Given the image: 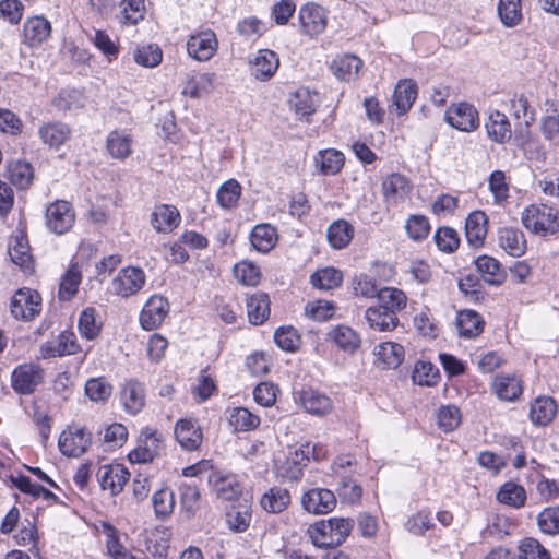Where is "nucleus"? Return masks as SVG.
Masks as SVG:
<instances>
[{
	"mask_svg": "<svg viewBox=\"0 0 559 559\" xmlns=\"http://www.w3.org/2000/svg\"><path fill=\"white\" fill-rule=\"evenodd\" d=\"M79 350L76 336L72 332H62L56 338L44 343L40 346L43 358L60 357L64 355H73Z\"/></svg>",
	"mask_w": 559,
	"mask_h": 559,
	"instance_id": "nucleus-16",
	"label": "nucleus"
},
{
	"mask_svg": "<svg viewBox=\"0 0 559 559\" xmlns=\"http://www.w3.org/2000/svg\"><path fill=\"white\" fill-rule=\"evenodd\" d=\"M290 503L289 491H264L260 498L261 507L270 513H280Z\"/></svg>",
	"mask_w": 559,
	"mask_h": 559,
	"instance_id": "nucleus-57",
	"label": "nucleus"
},
{
	"mask_svg": "<svg viewBox=\"0 0 559 559\" xmlns=\"http://www.w3.org/2000/svg\"><path fill=\"white\" fill-rule=\"evenodd\" d=\"M332 341L343 350L353 353L360 345L358 333L349 326L337 325L330 332Z\"/></svg>",
	"mask_w": 559,
	"mask_h": 559,
	"instance_id": "nucleus-47",
	"label": "nucleus"
},
{
	"mask_svg": "<svg viewBox=\"0 0 559 559\" xmlns=\"http://www.w3.org/2000/svg\"><path fill=\"white\" fill-rule=\"evenodd\" d=\"M44 370L36 364H22L11 374V385L21 395L32 394L43 382Z\"/></svg>",
	"mask_w": 559,
	"mask_h": 559,
	"instance_id": "nucleus-8",
	"label": "nucleus"
},
{
	"mask_svg": "<svg viewBox=\"0 0 559 559\" xmlns=\"http://www.w3.org/2000/svg\"><path fill=\"white\" fill-rule=\"evenodd\" d=\"M498 14L504 26H516L522 20L521 0H499Z\"/></svg>",
	"mask_w": 559,
	"mask_h": 559,
	"instance_id": "nucleus-53",
	"label": "nucleus"
},
{
	"mask_svg": "<svg viewBox=\"0 0 559 559\" xmlns=\"http://www.w3.org/2000/svg\"><path fill=\"white\" fill-rule=\"evenodd\" d=\"M485 128L489 139L498 144L508 142L512 136L511 123L508 117L498 110L489 114Z\"/></svg>",
	"mask_w": 559,
	"mask_h": 559,
	"instance_id": "nucleus-27",
	"label": "nucleus"
},
{
	"mask_svg": "<svg viewBox=\"0 0 559 559\" xmlns=\"http://www.w3.org/2000/svg\"><path fill=\"white\" fill-rule=\"evenodd\" d=\"M146 283L142 269L128 266L121 269L111 282L112 292L122 298L138 294Z\"/></svg>",
	"mask_w": 559,
	"mask_h": 559,
	"instance_id": "nucleus-9",
	"label": "nucleus"
},
{
	"mask_svg": "<svg viewBox=\"0 0 559 559\" xmlns=\"http://www.w3.org/2000/svg\"><path fill=\"white\" fill-rule=\"evenodd\" d=\"M362 67V61L355 55H343L336 57L332 64L331 69L334 75L345 82H350L358 76V72Z\"/></svg>",
	"mask_w": 559,
	"mask_h": 559,
	"instance_id": "nucleus-32",
	"label": "nucleus"
},
{
	"mask_svg": "<svg viewBox=\"0 0 559 559\" xmlns=\"http://www.w3.org/2000/svg\"><path fill=\"white\" fill-rule=\"evenodd\" d=\"M94 46L106 57L108 61L117 59L119 46L104 31H96L91 37Z\"/></svg>",
	"mask_w": 559,
	"mask_h": 559,
	"instance_id": "nucleus-63",
	"label": "nucleus"
},
{
	"mask_svg": "<svg viewBox=\"0 0 559 559\" xmlns=\"http://www.w3.org/2000/svg\"><path fill=\"white\" fill-rule=\"evenodd\" d=\"M241 194V186L235 179H229L221 186L216 198L223 209H233L237 205Z\"/></svg>",
	"mask_w": 559,
	"mask_h": 559,
	"instance_id": "nucleus-58",
	"label": "nucleus"
},
{
	"mask_svg": "<svg viewBox=\"0 0 559 559\" xmlns=\"http://www.w3.org/2000/svg\"><path fill=\"white\" fill-rule=\"evenodd\" d=\"M487 216L481 211L472 212L465 223V234L467 242L479 248L483 246L487 234Z\"/></svg>",
	"mask_w": 559,
	"mask_h": 559,
	"instance_id": "nucleus-29",
	"label": "nucleus"
},
{
	"mask_svg": "<svg viewBox=\"0 0 559 559\" xmlns=\"http://www.w3.org/2000/svg\"><path fill=\"white\" fill-rule=\"evenodd\" d=\"M82 282V274L76 264H72L61 277L59 285V298L68 301L78 293Z\"/></svg>",
	"mask_w": 559,
	"mask_h": 559,
	"instance_id": "nucleus-48",
	"label": "nucleus"
},
{
	"mask_svg": "<svg viewBox=\"0 0 559 559\" xmlns=\"http://www.w3.org/2000/svg\"><path fill=\"white\" fill-rule=\"evenodd\" d=\"M498 242L502 250L511 257L519 258L526 251V239L520 229L503 227L498 233Z\"/></svg>",
	"mask_w": 559,
	"mask_h": 559,
	"instance_id": "nucleus-26",
	"label": "nucleus"
},
{
	"mask_svg": "<svg viewBox=\"0 0 559 559\" xmlns=\"http://www.w3.org/2000/svg\"><path fill=\"white\" fill-rule=\"evenodd\" d=\"M484 320L474 310H463L457 313L456 326L461 337L475 338L484 330Z\"/></svg>",
	"mask_w": 559,
	"mask_h": 559,
	"instance_id": "nucleus-35",
	"label": "nucleus"
},
{
	"mask_svg": "<svg viewBox=\"0 0 559 559\" xmlns=\"http://www.w3.org/2000/svg\"><path fill=\"white\" fill-rule=\"evenodd\" d=\"M133 139L126 130H114L106 139L108 154L119 160H124L132 154Z\"/></svg>",
	"mask_w": 559,
	"mask_h": 559,
	"instance_id": "nucleus-24",
	"label": "nucleus"
},
{
	"mask_svg": "<svg viewBox=\"0 0 559 559\" xmlns=\"http://www.w3.org/2000/svg\"><path fill=\"white\" fill-rule=\"evenodd\" d=\"M164 451L163 433L145 427L140 433L138 445L128 454V459L133 464H146L159 457Z\"/></svg>",
	"mask_w": 559,
	"mask_h": 559,
	"instance_id": "nucleus-4",
	"label": "nucleus"
},
{
	"mask_svg": "<svg viewBox=\"0 0 559 559\" xmlns=\"http://www.w3.org/2000/svg\"><path fill=\"white\" fill-rule=\"evenodd\" d=\"M41 141L51 148H59L71 135L70 128L62 122H50L41 126L38 131Z\"/></svg>",
	"mask_w": 559,
	"mask_h": 559,
	"instance_id": "nucleus-38",
	"label": "nucleus"
},
{
	"mask_svg": "<svg viewBox=\"0 0 559 559\" xmlns=\"http://www.w3.org/2000/svg\"><path fill=\"white\" fill-rule=\"evenodd\" d=\"M218 40L211 29L201 31L191 35L187 41L188 55L198 61L210 60L217 51Z\"/></svg>",
	"mask_w": 559,
	"mask_h": 559,
	"instance_id": "nucleus-13",
	"label": "nucleus"
},
{
	"mask_svg": "<svg viewBox=\"0 0 559 559\" xmlns=\"http://www.w3.org/2000/svg\"><path fill=\"white\" fill-rule=\"evenodd\" d=\"M250 241L254 249L266 253L274 248L277 241L276 229L270 224L257 225L251 231Z\"/></svg>",
	"mask_w": 559,
	"mask_h": 559,
	"instance_id": "nucleus-43",
	"label": "nucleus"
},
{
	"mask_svg": "<svg viewBox=\"0 0 559 559\" xmlns=\"http://www.w3.org/2000/svg\"><path fill=\"white\" fill-rule=\"evenodd\" d=\"M181 222V215L176 206L169 204L156 205L152 212L151 224L157 233H170Z\"/></svg>",
	"mask_w": 559,
	"mask_h": 559,
	"instance_id": "nucleus-17",
	"label": "nucleus"
},
{
	"mask_svg": "<svg viewBox=\"0 0 559 559\" xmlns=\"http://www.w3.org/2000/svg\"><path fill=\"white\" fill-rule=\"evenodd\" d=\"M475 265L486 283L500 285L504 281L506 273L497 259L489 255H481L475 260Z\"/></svg>",
	"mask_w": 559,
	"mask_h": 559,
	"instance_id": "nucleus-37",
	"label": "nucleus"
},
{
	"mask_svg": "<svg viewBox=\"0 0 559 559\" xmlns=\"http://www.w3.org/2000/svg\"><path fill=\"white\" fill-rule=\"evenodd\" d=\"M412 379L418 385L432 386L439 380V370L433 364L419 360L415 364Z\"/></svg>",
	"mask_w": 559,
	"mask_h": 559,
	"instance_id": "nucleus-54",
	"label": "nucleus"
},
{
	"mask_svg": "<svg viewBox=\"0 0 559 559\" xmlns=\"http://www.w3.org/2000/svg\"><path fill=\"white\" fill-rule=\"evenodd\" d=\"M78 325L82 337L86 340L96 338L100 333L102 323L96 318L95 308H85L80 314Z\"/></svg>",
	"mask_w": 559,
	"mask_h": 559,
	"instance_id": "nucleus-52",
	"label": "nucleus"
},
{
	"mask_svg": "<svg viewBox=\"0 0 559 559\" xmlns=\"http://www.w3.org/2000/svg\"><path fill=\"white\" fill-rule=\"evenodd\" d=\"M276 345L286 352H295L299 347L300 338L292 326H281L274 333Z\"/></svg>",
	"mask_w": 559,
	"mask_h": 559,
	"instance_id": "nucleus-64",
	"label": "nucleus"
},
{
	"mask_svg": "<svg viewBox=\"0 0 559 559\" xmlns=\"http://www.w3.org/2000/svg\"><path fill=\"white\" fill-rule=\"evenodd\" d=\"M247 314L250 323L262 324L270 316V299L265 293H254L247 297Z\"/></svg>",
	"mask_w": 559,
	"mask_h": 559,
	"instance_id": "nucleus-34",
	"label": "nucleus"
},
{
	"mask_svg": "<svg viewBox=\"0 0 559 559\" xmlns=\"http://www.w3.org/2000/svg\"><path fill=\"white\" fill-rule=\"evenodd\" d=\"M510 110L512 116L515 119H522L525 126H530L535 120V111L530 107L524 95H514L510 99Z\"/></svg>",
	"mask_w": 559,
	"mask_h": 559,
	"instance_id": "nucleus-60",
	"label": "nucleus"
},
{
	"mask_svg": "<svg viewBox=\"0 0 559 559\" xmlns=\"http://www.w3.org/2000/svg\"><path fill=\"white\" fill-rule=\"evenodd\" d=\"M297 396L304 409L312 415L323 416L333 408L332 401L328 395L311 388L301 390Z\"/></svg>",
	"mask_w": 559,
	"mask_h": 559,
	"instance_id": "nucleus-18",
	"label": "nucleus"
},
{
	"mask_svg": "<svg viewBox=\"0 0 559 559\" xmlns=\"http://www.w3.org/2000/svg\"><path fill=\"white\" fill-rule=\"evenodd\" d=\"M353 526L350 519L331 518L310 525L308 535L313 545L319 548L335 547L345 542Z\"/></svg>",
	"mask_w": 559,
	"mask_h": 559,
	"instance_id": "nucleus-1",
	"label": "nucleus"
},
{
	"mask_svg": "<svg viewBox=\"0 0 559 559\" xmlns=\"http://www.w3.org/2000/svg\"><path fill=\"white\" fill-rule=\"evenodd\" d=\"M298 21L301 34L314 38L325 31L328 26V12L323 7L314 2H308L300 7Z\"/></svg>",
	"mask_w": 559,
	"mask_h": 559,
	"instance_id": "nucleus-5",
	"label": "nucleus"
},
{
	"mask_svg": "<svg viewBox=\"0 0 559 559\" xmlns=\"http://www.w3.org/2000/svg\"><path fill=\"white\" fill-rule=\"evenodd\" d=\"M289 105L297 116L308 118L319 105V95L307 87H300L292 95Z\"/></svg>",
	"mask_w": 559,
	"mask_h": 559,
	"instance_id": "nucleus-28",
	"label": "nucleus"
},
{
	"mask_svg": "<svg viewBox=\"0 0 559 559\" xmlns=\"http://www.w3.org/2000/svg\"><path fill=\"white\" fill-rule=\"evenodd\" d=\"M7 169L9 179L17 188H26L33 179V168L31 164L25 160H11Z\"/></svg>",
	"mask_w": 559,
	"mask_h": 559,
	"instance_id": "nucleus-50",
	"label": "nucleus"
},
{
	"mask_svg": "<svg viewBox=\"0 0 559 559\" xmlns=\"http://www.w3.org/2000/svg\"><path fill=\"white\" fill-rule=\"evenodd\" d=\"M365 320L370 329L379 332H390L399 325L397 316L391 314L378 305L366 309Z\"/></svg>",
	"mask_w": 559,
	"mask_h": 559,
	"instance_id": "nucleus-30",
	"label": "nucleus"
},
{
	"mask_svg": "<svg viewBox=\"0 0 559 559\" xmlns=\"http://www.w3.org/2000/svg\"><path fill=\"white\" fill-rule=\"evenodd\" d=\"M304 508L313 514H325L336 507L334 491H305L301 498Z\"/></svg>",
	"mask_w": 559,
	"mask_h": 559,
	"instance_id": "nucleus-22",
	"label": "nucleus"
},
{
	"mask_svg": "<svg viewBox=\"0 0 559 559\" xmlns=\"http://www.w3.org/2000/svg\"><path fill=\"white\" fill-rule=\"evenodd\" d=\"M51 24L44 16H33L24 23V43L29 47H37L49 38Z\"/></svg>",
	"mask_w": 559,
	"mask_h": 559,
	"instance_id": "nucleus-20",
	"label": "nucleus"
},
{
	"mask_svg": "<svg viewBox=\"0 0 559 559\" xmlns=\"http://www.w3.org/2000/svg\"><path fill=\"white\" fill-rule=\"evenodd\" d=\"M344 154L335 148L321 150L314 156L316 167L324 176H333L344 166Z\"/></svg>",
	"mask_w": 559,
	"mask_h": 559,
	"instance_id": "nucleus-33",
	"label": "nucleus"
},
{
	"mask_svg": "<svg viewBox=\"0 0 559 559\" xmlns=\"http://www.w3.org/2000/svg\"><path fill=\"white\" fill-rule=\"evenodd\" d=\"M213 90V75L202 73L188 79L182 87V94L191 98H200Z\"/></svg>",
	"mask_w": 559,
	"mask_h": 559,
	"instance_id": "nucleus-46",
	"label": "nucleus"
},
{
	"mask_svg": "<svg viewBox=\"0 0 559 559\" xmlns=\"http://www.w3.org/2000/svg\"><path fill=\"white\" fill-rule=\"evenodd\" d=\"M537 524L545 534H559V507L544 509L537 516Z\"/></svg>",
	"mask_w": 559,
	"mask_h": 559,
	"instance_id": "nucleus-62",
	"label": "nucleus"
},
{
	"mask_svg": "<svg viewBox=\"0 0 559 559\" xmlns=\"http://www.w3.org/2000/svg\"><path fill=\"white\" fill-rule=\"evenodd\" d=\"M519 559H550V554L537 539L527 537L520 543Z\"/></svg>",
	"mask_w": 559,
	"mask_h": 559,
	"instance_id": "nucleus-59",
	"label": "nucleus"
},
{
	"mask_svg": "<svg viewBox=\"0 0 559 559\" xmlns=\"http://www.w3.org/2000/svg\"><path fill=\"white\" fill-rule=\"evenodd\" d=\"M381 190L386 207H396L408 198L412 183L404 175L393 173L382 180Z\"/></svg>",
	"mask_w": 559,
	"mask_h": 559,
	"instance_id": "nucleus-12",
	"label": "nucleus"
},
{
	"mask_svg": "<svg viewBox=\"0 0 559 559\" xmlns=\"http://www.w3.org/2000/svg\"><path fill=\"white\" fill-rule=\"evenodd\" d=\"M278 67L280 59L273 50L260 49L251 63V72L255 79L266 81L275 74Z\"/></svg>",
	"mask_w": 559,
	"mask_h": 559,
	"instance_id": "nucleus-23",
	"label": "nucleus"
},
{
	"mask_svg": "<svg viewBox=\"0 0 559 559\" xmlns=\"http://www.w3.org/2000/svg\"><path fill=\"white\" fill-rule=\"evenodd\" d=\"M174 433L178 443L187 451L197 450L202 443L203 435L201 428L193 420H178Z\"/></svg>",
	"mask_w": 559,
	"mask_h": 559,
	"instance_id": "nucleus-19",
	"label": "nucleus"
},
{
	"mask_svg": "<svg viewBox=\"0 0 559 559\" xmlns=\"http://www.w3.org/2000/svg\"><path fill=\"white\" fill-rule=\"evenodd\" d=\"M523 226L542 236L555 235L559 231V211L545 204L527 206L521 216Z\"/></svg>",
	"mask_w": 559,
	"mask_h": 559,
	"instance_id": "nucleus-3",
	"label": "nucleus"
},
{
	"mask_svg": "<svg viewBox=\"0 0 559 559\" xmlns=\"http://www.w3.org/2000/svg\"><path fill=\"white\" fill-rule=\"evenodd\" d=\"M10 308L15 319L32 320L40 313L41 298L36 290L21 288L13 295Z\"/></svg>",
	"mask_w": 559,
	"mask_h": 559,
	"instance_id": "nucleus-10",
	"label": "nucleus"
},
{
	"mask_svg": "<svg viewBox=\"0 0 559 559\" xmlns=\"http://www.w3.org/2000/svg\"><path fill=\"white\" fill-rule=\"evenodd\" d=\"M343 275L334 267H325L317 271L311 276V284L320 289L330 290L342 284Z\"/></svg>",
	"mask_w": 559,
	"mask_h": 559,
	"instance_id": "nucleus-55",
	"label": "nucleus"
},
{
	"mask_svg": "<svg viewBox=\"0 0 559 559\" xmlns=\"http://www.w3.org/2000/svg\"><path fill=\"white\" fill-rule=\"evenodd\" d=\"M130 477V473L122 464L112 463L100 466L97 479L102 489H122Z\"/></svg>",
	"mask_w": 559,
	"mask_h": 559,
	"instance_id": "nucleus-21",
	"label": "nucleus"
},
{
	"mask_svg": "<svg viewBox=\"0 0 559 559\" xmlns=\"http://www.w3.org/2000/svg\"><path fill=\"white\" fill-rule=\"evenodd\" d=\"M557 412L556 402L548 396L537 397L531 405L530 417L536 425H547Z\"/></svg>",
	"mask_w": 559,
	"mask_h": 559,
	"instance_id": "nucleus-44",
	"label": "nucleus"
},
{
	"mask_svg": "<svg viewBox=\"0 0 559 559\" xmlns=\"http://www.w3.org/2000/svg\"><path fill=\"white\" fill-rule=\"evenodd\" d=\"M310 461V443L288 445L282 455L275 459V473L283 481H295L301 478L304 468Z\"/></svg>",
	"mask_w": 559,
	"mask_h": 559,
	"instance_id": "nucleus-2",
	"label": "nucleus"
},
{
	"mask_svg": "<svg viewBox=\"0 0 559 559\" xmlns=\"http://www.w3.org/2000/svg\"><path fill=\"white\" fill-rule=\"evenodd\" d=\"M121 401L128 413L138 414L145 404L143 385L138 381L127 382L121 391Z\"/></svg>",
	"mask_w": 559,
	"mask_h": 559,
	"instance_id": "nucleus-40",
	"label": "nucleus"
},
{
	"mask_svg": "<svg viewBox=\"0 0 559 559\" xmlns=\"http://www.w3.org/2000/svg\"><path fill=\"white\" fill-rule=\"evenodd\" d=\"M120 21L124 25H135L144 19L145 0H122Z\"/></svg>",
	"mask_w": 559,
	"mask_h": 559,
	"instance_id": "nucleus-56",
	"label": "nucleus"
},
{
	"mask_svg": "<svg viewBox=\"0 0 559 559\" xmlns=\"http://www.w3.org/2000/svg\"><path fill=\"white\" fill-rule=\"evenodd\" d=\"M493 393L503 401L516 400L523 391L521 380L514 374H498L492 382Z\"/></svg>",
	"mask_w": 559,
	"mask_h": 559,
	"instance_id": "nucleus-31",
	"label": "nucleus"
},
{
	"mask_svg": "<svg viewBox=\"0 0 559 559\" xmlns=\"http://www.w3.org/2000/svg\"><path fill=\"white\" fill-rule=\"evenodd\" d=\"M92 443V435L84 427L70 426L59 437L58 445L61 453L69 457L84 454Z\"/></svg>",
	"mask_w": 559,
	"mask_h": 559,
	"instance_id": "nucleus-7",
	"label": "nucleus"
},
{
	"mask_svg": "<svg viewBox=\"0 0 559 559\" xmlns=\"http://www.w3.org/2000/svg\"><path fill=\"white\" fill-rule=\"evenodd\" d=\"M445 121L454 129L471 132L479 124L478 111L467 103H459L450 106L445 111Z\"/></svg>",
	"mask_w": 559,
	"mask_h": 559,
	"instance_id": "nucleus-14",
	"label": "nucleus"
},
{
	"mask_svg": "<svg viewBox=\"0 0 559 559\" xmlns=\"http://www.w3.org/2000/svg\"><path fill=\"white\" fill-rule=\"evenodd\" d=\"M377 299L380 308L395 316L405 309L407 305V297L405 293L395 287L381 288Z\"/></svg>",
	"mask_w": 559,
	"mask_h": 559,
	"instance_id": "nucleus-39",
	"label": "nucleus"
},
{
	"mask_svg": "<svg viewBox=\"0 0 559 559\" xmlns=\"http://www.w3.org/2000/svg\"><path fill=\"white\" fill-rule=\"evenodd\" d=\"M203 474L207 475L209 485L214 487V489H235L239 485L236 475L212 471V465L209 461H200L182 469L185 477H197Z\"/></svg>",
	"mask_w": 559,
	"mask_h": 559,
	"instance_id": "nucleus-11",
	"label": "nucleus"
},
{
	"mask_svg": "<svg viewBox=\"0 0 559 559\" xmlns=\"http://www.w3.org/2000/svg\"><path fill=\"white\" fill-rule=\"evenodd\" d=\"M376 362L382 368L394 369L404 360V347L395 342H383L373 349Z\"/></svg>",
	"mask_w": 559,
	"mask_h": 559,
	"instance_id": "nucleus-25",
	"label": "nucleus"
},
{
	"mask_svg": "<svg viewBox=\"0 0 559 559\" xmlns=\"http://www.w3.org/2000/svg\"><path fill=\"white\" fill-rule=\"evenodd\" d=\"M8 252L11 261L21 269L29 270L32 267V255L25 235L22 233L14 235L8 246Z\"/></svg>",
	"mask_w": 559,
	"mask_h": 559,
	"instance_id": "nucleus-36",
	"label": "nucleus"
},
{
	"mask_svg": "<svg viewBox=\"0 0 559 559\" xmlns=\"http://www.w3.org/2000/svg\"><path fill=\"white\" fill-rule=\"evenodd\" d=\"M260 421V417L246 407H235L229 414V423L236 430H253L259 427Z\"/></svg>",
	"mask_w": 559,
	"mask_h": 559,
	"instance_id": "nucleus-51",
	"label": "nucleus"
},
{
	"mask_svg": "<svg viewBox=\"0 0 559 559\" xmlns=\"http://www.w3.org/2000/svg\"><path fill=\"white\" fill-rule=\"evenodd\" d=\"M417 97V86L411 80H403L397 83L393 94V105L400 115L405 114L412 107Z\"/></svg>",
	"mask_w": 559,
	"mask_h": 559,
	"instance_id": "nucleus-42",
	"label": "nucleus"
},
{
	"mask_svg": "<svg viewBox=\"0 0 559 559\" xmlns=\"http://www.w3.org/2000/svg\"><path fill=\"white\" fill-rule=\"evenodd\" d=\"M226 522L235 533L247 531L251 522V510L247 503L233 504L226 512Z\"/></svg>",
	"mask_w": 559,
	"mask_h": 559,
	"instance_id": "nucleus-45",
	"label": "nucleus"
},
{
	"mask_svg": "<svg viewBox=\"0 0 559 559\" xmlns=\"http://www.w3.org/2000/svg\"><path fill=\"white\" fill-rule=\"evenodd\" d=\"M235 277L247 286H255L259 284L261 273L259 267L252 262L242 261L234 267Z\"/></svg>",
	"mask_w": 559,
	"mask_h": 559,
	"instance_id": "nucleus-61",
	"label": "nucleus"
},
{
	"mask_svg": "<svg viewBox=\"0 0 559 559\" xmlns=\"http://www.w3.org/2000/svg\"><path fill=\"white\" fill-rule=\"evenodd\" d=\"M45 218L46 226L50 231L63 235L74 225L75 212L71 203L58 200L48 205Z\"/></svg>",
	"mask_w": 559,
	"mask_h": 559,
	"instance_id": "nucleus-6",
	"label": "nucleus"
},
{
	"mask_svg": "<svg viewBox=\"0 0 559 559\" xmlns=\"http://www.w3.org/2000/svg\"><path fill=\"white\" fill-rule=\"evenodd\" d=\"M354 233V227L347 221L337 219L328 228V241L333 249H344L352 241Z\"/></svg>",
	"mask_w": 559,
	"mask_h": 559,
	"instance_id": "nucleus-41",
	"label": "nucleus"
},
{
	"mask_svg": "<svg viewBox=\"0 0 559 559\" xmlns=\"http://www.w3.org/2000/svg\"><path fill=\"white\" fill-rule=\"evenodd\" d=\"M169 312V304L166 298L154 295L143 306L140 313V324L144 330L157 329Z\"/></svg>",
	"mask_w": 559,
	"mask_h": 559,
	"instance_id": "nucleus-15",
	"label": "nucleus"
},
{
	"mask_svg": "<svg viewBox=\"0 0 559 559\" xmlns=\"http://www.w3.org/2000/svg\"><path fill=\"white\" fill-rule=\"evenodd\" d=\"M133 60L141 67L155 68L163 60V51L155 44L141 45L134 49Z\"/></svg>",
	"mask_w": 559,
	"mask_h": 559,
	"instance_id": "nucleus-49",
	"label": "nucleus"
}]
</instances>
